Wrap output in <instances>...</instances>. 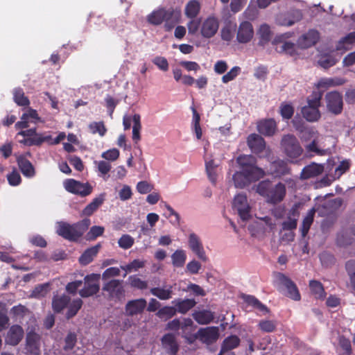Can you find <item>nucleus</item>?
I'll list each match as a JSON object with an SVG mask.
<instances>
[{
    "instance_id": "obj_13",
    "label": "nucleus",
    "mask_w": 355,
    "mask_h": 355,
    "mask_svg": "<svg viewBox=\"0 0 355 355\" xmlns=\"http://www.w3.org/2000/svg\"><path fill=\"white\" fill-rule=\"evenodd\" d=\"M189 247L197 257L204 262L208 260L200 239L195 233H191L189 236Z\"/></svg>"
},
{
    "instance_id": "obj_48",
    "label": "nucleus",
    "mask_w": 355,
    "mask_h": 355,
    "mask_svg": "<svg viewBox=\"0 0 355 355\" xmlns=\"http://www.w3.org/2000/svg\"><path fill=\"white\" fill-rule=\"evenodd\" d=\"M216 167H217V165L215 164L214 161L213 159L209 160V162H206V164H205V168H206L207 176H208L209 180L213 184H216V179H217Z\"/></svg>"
},
{
    "instance_id": "obj_56",
    "label": "nucleus",
    "mask_w": 355,
    "mask_h": 355,
    "mask_svg": "<svg viewBox=\"0 0 355 355\" xmlns=\"http://www.w3.org/2000/svg\"><path fill=\"white\" fill-rule=\"evenodd\" d=\"M104 230L105 229L102 226H92L86 234V239L87 241H94L97 237L102 236L104 233Z\"/></svg>"
},
{
    "instance_id": "obj_10",
    "label": "nucleus",
    "mask_w": 355,
    "mask_h": 355,
    "mask_svg": "<svg viewBox=\"0 0 355 355\" xmlns=\"http://www.w3.org/2000/svg\"><path fill=\"white\" fill-rule=\"evenodd\" d=\"M327 107L328 110L334 114H339L343 111V96L338 92H331L326 94Z\"/></svg>"
},
{
    "instance_id": "obj_26",
    "label": "nucleus",
    "mask_w": 355,
    "mask_h": 355,
    "mask_svg": "<svg viewBox=\"0 0 355 355\" xmlns=\"http://www.w3.org/2000/svg\"><path fill=\"white\" fill-rule=\"evenodd\" d=\"M162 344L167 354L170 355L177 354L179 349V345L173 334H165L162 338Z\"/></svg>"
},
{
    "instance_id": "obj_28",
    "label": "nucleus",
    "mask_w": 355,
    "mask_h": 355,
    "mask_svg": "<svg viewBox=\"0 0 355 355\" xmlns=\"http://www.w3.org/2000/svg\"><path fill=\"white\" fill-rule=\"evenodd\" d=\"M17 162L19 168L25 177L31 178L35 175V170L33 165L24 156H19L17 158Z\"/></svg>"
},
{
    "instance_id": "obj_2",
    "label": "nucleus",
    "mask_w": 355,
    "mask_h": 355,
    "mask_svg": "<svg viewBox=\"0 0 355 355\" xmlns=\"http://www.w3.org/2000/svg\"><path fill=\"white\" fill-rule=\"evenodd\" d=\"M91 224L89 218H84L73 224L60 221L58 223L56 233L69 241H78Z\"/></svg>"
},
{
    "instance_id": "obj_39",
    "label": "nucleus",
    "mask_w": 355,
    "mask_h": 355,
    "mask_svg": "<svg viewBox=\"0 0 355 355\" xmlns=\"http://www.w3.org/2000/svg\"><path fill=\"white\" fill-rule=\"evenodd\" d=\"M187 259L186 252L184 250H176L171 255L172 264L175 268L184 266Z\"/></svg>"
},
{
    "instance_id": "obj_15",
    "label": "nucleus",
    "mask_w": 355,
    "mask_h": 355,
    "mask_svg": "<svg viewBox=\"0 0 355 355\" xmlns=\"http://www.w3.org/2000/svg\"><path fill=\"white\" fill-rule=\"evenodd\" d=\"M40 335L36 333L35 329H31L27 332L26 337V349L30 354L33 355H38L40 354Z\"/></svg>"
},
{
    "instance_id": "obj_31",
    "label": "nucleus",
    "mask_w": 355,
    "mask_h": 355,
    "mask_svg": "<svg viewBox=\"0 0 355 355\" xmlns=\"http://www.w3.org/2000/svg\"><path fill=\"white\" fill-rule=\"evenodd\" d=\"M175 305L177 312L184 314L193 308L196 302L194 299H177L172 302Z\"/></svg>"
},
{
    "instance_id": "obj_38",
    "label": "nucleus",
    "mask_w": 355,
    "mask_h": 355,
    "mask_svg": "<svg viewBox=\"0 0 355 355\" xmlns=\"http://www.w3.org/2000/svg\"><path fill=\"white\" fill-rule=\"evenodd\" d=\"M345 83V80L340 78H323L317 83L318 88L327 89L330 87L339 86Z\"/></svg>"
},
{
    "instance_id": "obj_32",
    "label": "nucleus",
    "mask_w": 355,
    "mask_h": 355,
    "mask_svg": "<svg viewBox=\"0 0 355 355\" xmlns=\"http://www.w3.org/2000/svg\"><path fill=\"white\" fill-rule=\"evenodd\" d=\"M193 319L200 324H207L214 319V313L209 310L196 311L193 313Z\"/></svg>"
},
{
    "instance_id": "obj_58",
    "label": "nucleus",
    "mask_w": 355,
    "mask_h": 355,
    "mask_svg": "<svg viewBox=\"0 0 355 355\" xmlns=\"http://www.w3.org/2000/svg\"><path fill=\"white\" fill-rule=\"evenodd\" d=\"M338 343L340 347L344 350L342 355H350L352 354V345L351 341L349 338H345L343 336L339 337Z\"/></svg>"
},
{
    "instance_id": "obj_47",
    "label": "nucleus",
    "mask_w": 355,
    "mask_h": 355,
    "mask_svg": "<svg viewBox=\"0 0 355 355\" xmlns=\"http://www.w3.org/2000/svg\"><path fill=\"white\" fill-rule=\"evenodd\" d=\"M14 101L20 106H27L29 105L30 101L25 96L24 92L21 88H15L13 92Z\"/></svg>"
},
{
    "instance_id": "obj_18",
    "label": "nucleus",
    "mask_w": 355,
    "mask_h": 355,
    "mask_svg": "<svg viewBox=\"0 0 355 355\" xmlns=\"http://www.w3.org/2000/svg\"><path fill=\"white\" fill-rule=\"evenodd\" d=\"M319 39V32L316 30L311 29L299 37L297 44L302 49H308L315 45L318 42Z\"/></svg>"
},
{
    "instance_id": "obj_8",
    "label": "nucleus",
    "mask_w": 355,
    "mask_h": 355,
    "mask_svg": "<svg viewBox=\"0 0 355 355\" xmlns=\"http://www.w3.org/2000/svg\"><path fill=\"white\" fill-rule=\"evenodd\" d=\"M100 274L92 273L84 278V287L79 291V295L82 297H88L96 295L100 290Z\"/></svg>"
},
{
    "instance_id": "obj_34",
    "label": "nucleus",
    "mask_w": 355,
    "mask_h": 355,
    "mask_svg": "<svg viewBox=\"0 0 355 355\" xmlns=\"http://www.w3.org/2000/svg\"><path fill=\"white\" fill-rule=\"evenodd\" d=\"M315 211V209L313 207L308 211L306 216L303 219L300 227L301 234L302 237H305L307 235L310 230V227L313 222Z\"/></svg>"
},
{
    "instance_id": "obj_6",
    "label": "nucleus",
    "mask_w": 355,
    "mask_h": 355,
    "mask_svg": "<svg viewBox=\"0 0 355 355\" xmlns=\"http://www.w3.org/2000/svg\"><path fill=\"white\" fill-rule=\"evenodd\" d=\"M17 135L24 137L19 142L27 146H40L44 142H48L51 139V135H43L37 133L35 128L21 130L17 133Z\"/></svg>"
},
{
    "instance_id": "obj_40",
    "label": "nucleus",
    "mask_w": 355,
    "mask_h": 355,
    "mask_svg": "<svg viewBox=\"0 0 355 355\" xmlns=\"http://www.w3.org/2000/svg\"><path fill=\"white\" fill-rule=\"evenodd\" d=\"M150 293L158 297L161 300H169L172 297V286H169L167 289L159 287L152 288L150 290Z\"/></svg>"
},
{
    "instance_id": "obj_36",
    "label": "nucleus",
    "mask_w": 355,
    "mask_h": 355,
    "mask_svg": "<svg viewBox=\"0 0 355 355\" xmlns=\"http://www.w3.org/2000/svg\"><path fill=\"white\" fill-rule=\"evenodd\" d=\"M302 114L303 117L309 122L317 121L321 116L319 109L311 106H304L302 109Z\"/></svg>"
},
{
    "instance_id": "obj_53",
    "label": "nucleus",
    "mask_w": 355,
    "mask_h": 355,
    "mask_svg": "<svg viewBox=\"0 0 355 355\" xmlns=\"http://www.w3.org/2000/svg\"><path fill=\"white\" fill-rule=\"evenodd\" d=\"M89 129L92 134L98 133L101 137H103L107 132L103 121L91 123L89 125Z\"/></svg>"
},
{
    "instance_id": "obj_63",
    "label": "nucleus",
    "mask_w": 355,
    "mask_h": 355,
    "mask_svg": "<svg viewBox=\"0 0 355 355\" xmlns=\"http://www.w3.org/2000/svg\"><path fill=\"white\" fill-rule=\"evenodd\" d=\"M241 68L239 67L236 66L232 67L230 71L222 77L223 83H227L233 80L239 74Z\"/></svg>"
},
{
    "instance_id": "obj_37",
    "label": "nucleus",
    "mask_w": 355,
    "mask_h": 355,
    "mask_svg": "<svg viewBox=\"0 0 355 355\" xmlns=\"http://www.w3.org/2000/svg\"><path fill=\"white\" fill-rule=\"evenodd\" d=\"M200 10V3L198 0L189 1L184 9V13L187 17L189 19H194L199 14Z\"/></svg>"
},
{
    "instance_id": "obj_51",
    "label": "nucleus",
    "mask_w": 355,
    "mask_h": 355,
    "mask_svg": "<svg viewBox=\"0 0 355 355\" xmlns=\"http://www.w3.org/2000/svg\"><path fill=\"white\" fill-rule=\"evenodd\" d=\"M128 281L130 286L134 288L144 290L148 288V282L144 281L137 275H130L128 277Z\"/></svg>"
},
{
    "instance_id": "obj_46",
    "label": "nucleus",
    "mask_w": 355,
    "mask_h": 355,
    "mask_svg": "<svg viewBox=\"0 0 355 355\" xmlns=\"http://www.w3.org/2000/svg\"><path fill=\"white\" fill-rule=\"evenodd\" d=\"M232 178L234 185L237 188H245L246 186L249 185L251 183V182L248 179V178L241 170L239 171L236 172L233 175Z\"/></svg>"
},
{
    "instance_id": "obj_64",
    "label": "nucleus",
    "mask_w": 355,
    "mask_h": 355,
    "mask_svg": "<svg viewBox=\"0 0 355 355\" xmlns=\"http://www.w3.org/2000/svg\"><path fill=\"white\" fill-rule=\"evenodd\" d=\"M268 73V69L266 66L259 65L254 69V77L258 80H265Z\"/></svg>"
},
{
    "instance_id": "obj_61",
    "label": "nucleus",
    "mask_w": 355,
    "mask_h": 355,
    "mask_svg": "<svg viewBox=\"0 0 355 355\" xmlns=\"http://www.w3.org/2000/svg\"><path fill=\"white\" fill-rule=\"evenodd\" d=\"M7 180L8 184L12 187L18 186L21 182V178L20 174L17 171L15 168H14L10 173L7 175Z\"/></svg>"
},
{
    "instance_id": "obj_42",
    "label": "nucleus",
    "mask_w": 355,
    "mask_h": 355,
    "mask_svg": "<svg viewBox=\"0 0 355 355\" xmlns=\"http://www.w3.org/2000/svg\"><path fill=\"white\" fill-rule=\"evenodd\" d=\"M337 62L338 60L330 53L322 54L318 60V64L325 69L334 66Z\"/></svg>"
},
{
    "instance_id": "obj_35",
    "label": "nucleus",
    "mask_w": 355,
    "mask_h": 355,
    "mask_svg": "<svg viewBox=\"0 0 355 355\" xmlns=\"http://www.w3.org/2000/svg\"><path fill=\"white\" fill-rule=\"evenodd\" d=\"M105 195L101 194L99 196L94 198L83 210V214L89 216L103 203Z\"/></svg>"
},
{
    "instance_id": "obj_4",
    "label": "nucleus",
    "mask_w": 355,
    "mask_h": 355,
    "mask_svg": "<svg viewBox=\"0 0 355 355\" xmlns=\"http://www.w3.org/2000/svg\"><path fill=\"white\" fill-rule=\"evenodd\" d=\"M102 291L104 296L109 300L121 301L125 297V289L123 286V281L116 279H112L105 281Z\"/></svg>"
},
{
    "instance_id": "obj_1",
    "label": "nucleus",
    "mask_w": 355,
    "mask_h": 355,
    "mask_svg": "<svg viewBox=\"0 0 355 355\" xmlns=\"http://www.w3.org/2000/svg\"><path fill=\"white\" fill-rule=\"evenodd\" d=\"M256 191L262 196L268 204L276 205L282 202L286 194V185L282 182L273 184L270 180L259 182Z\"/></svg>"
},
{
    "instance_id": "obj_22",
    "label": "nucleus",
    "mask_w": 355,
    "mask_h": 355,
    "mask_svg": "<svg viewBox=\"0 0 355 355\" xmlns=\"http://www.w3.org/2000/svg\"><path fill=\"white\" fill-rule=\"evenodd\" d=\"M293 123L294 128L299 132L302 140L306 141L315 138L318 132L313 128L306 126L303 122L295 120H293Z\"/></svg>"
},
{
    "instance_id": "obj_12",
    "label": "nucleus",
    "mask_w": 355,
    "mask_h": 355,
    "mask_svg": "<svg viewBox=\"0 0 355 355\" xmlns=\"http://www.w3.org/2000/svg\"><path fill=\"white\" fill-rule=\"evenodd\" d=\"M164 29L170 31L180 22L181 18V9L180 8H164Z\"/></svg>"
},
{
    "instance_id": "obj_24",
    "label": "nucleus",
    "mask_w": 355,
    "mask_h": 355,
    "mask_svg": "<svg viewBox=\"0 0 355 355\" xmlns=\"http://www.w3.org/2000/svg\"><path fill=\"white\" fill-rule=\"evenodd\" d=\"M23 328L18 324H15L11 326L8 331L6 340L8 344L15 346L19 343L23 338Z\"/></svg>"
},
{
    "instance_id": "obj_14",
    "label": "nucleus",
    "mask_w": 355,
    "mask_h": 355,
    "mask_svg": "<svg viewBox=\"0 0 355 355\" xmlns=\"http://www.w3.org/2000/svg\"><path fill=\"white\" fill-rule=\"evenodd\" d=\"M219 337V330L217 327H209L200 329L196 335V338L201 342L206 344H212L215 343Z\"/></svg>"
},
{
    "instance_id": "obj_44",
    "label": "nucleus",
    "mask_w": 355,
    "mask_h": 355,
    "mask_svg": "<svg viewBox=\"0 0 355 355\" xmlns=\"http://www.w3.org/2000/svg\"><path fill=\"white\" fill-rule=\"evenodd\" d=\"M309 287L316 298L324 299L325 297L326 293L322 284L320 282L311 280L309 282Z\"/></svg>"
},
{
    "instance_id": "obj_45",
    "label": "nucleus",
    "mask_w": 355,
    "mask_h": 355,
    "mask_svg": "<svg viewBox=\"0 0 355 355\" xmlns=\"http://www.w3.org/2000/svg\"><path fill=\"white\" fill-rule=\"evenodd\" d=\"M132 140L137 143L141 139L140 131L141 129V117L139 114H135L132 116Z\"/></svg>"
},
{
    "instance_id": "obj_62",
    "label": "nucleus",
    "mask_w": 355,
    "mask_h": 355,
    "mask_svg": "<svg viewBox=\"0 0 355 355\" xmlns=\"http://www.w3.org/2000/svg\"><path fill=\"white\" fill-rule=\"evenodd\" d=\"M177 313V310L175 309V306H164L163 308L160 309L157 315L159 318L166 317L167 318H171L173 316L175 315Z\"/></svg>"
},
{
    "instance_id": "obj_3",
    "label": "nucleus",
    "mask_w": 355,
    "mask_h": 355,
    "mask_svg": "<svg viewBox=\"0 0 355 355\" xmlns=\"http://www.w3.org/2000/svg\"><path fill=\"white\" fill-rule=\"evenodd\" d=\"M236 162L241 171L251 182L259 180L264 175L263 171L256 166V159L252 155H240L237 157Z\"/></svg>"
},
{
    "instance_id": "obj_25",
    "label": "nucleus",
    "mask_w": 355,
    "mask_h": 355,
    "mask_svg": "<svg viewBox=\"0 0 355 355\" xmlns=\"http://www.w3.org/2000/svg\"><path fill=\"white\" fill-rule=\"evenodd\" d=\"M323 171L324 167L322 165L313 162L303 168L300 173V178L308 180L315 178L322 174Z\"/></svg>"
},
{
    "instance_id": "obj_59",
    "label": "nucleus",
    "mask_w": 355,
    "mask_h": 355,
    "mask_svg": "<svg viewBox=\"0 0 355 355\" xmlns=\"http://www.w3.org/2000/svg\"><path fill=\"white\" fill-rule=\"evenodd\" d=\"M134 239L128 234L122 235V236L118 241L119 247L124 250L130 248L134 245Z\"/></svg>"
},
{
    "instance_id": "obj_33",
    "label": "nucleus",
    "mask_w": 355,
    "mask_h": 355,
    "mask_svg": "<svg viewBox=\"0 0 355 355\" xmlns=\"http://www.w3.org/2000/svg\"><path fill=\"white\" fill-rule=\"evenodd\" d=\"M355 42V31L348 33L342 37L336 44V50L338 51H346L350 49V46Z\"/></svg>"
},
{
    "instance_id": "obj_52",
    "label": "nucleus",
    "mask_w": 355,
    "mask_h": 355,
    "mask_svg": "<svg viewBox=\"0 0 355 355\" xmlns=\"http://www.w3.org/2000/svg\"><path fill=\"white\" fill-rule=\"evenodd\" d=\"M245 302L253 306L254 308L258 309L259 311L264 313L269 312L268 309L264 304H263L257 298L252 295H248L245 298Z\"/></svg>"
},
{
    "instance_id": "obj_16",
    "label": "nucleus",
    "mask_w": 355,
    "mask_h": 355,
    "mask_svg": "<svg viewBox=\"0 0 355 355\" xmlns=\"http://www.w3.org/2000/svg\"><path fill=\"white\" fill-rule=\"evenodd\" d=\"M147 306V302L144 298L132 300L127 302L125 306V314L134 316L141 314Z\"/></svg>"
},
{
    "instance_id": "obj_5",
    "label": "nucleus",
    "mask_w": 355,
    "mask_h": 355,
    "mask_svg": "<svg viewBox=\"0 0 355 355\" xmlns=\"http://www.w3.org/2000/svg\"><path fill=\"white\" fill-rule=\"evenodd\" d=\"M280 144L284 153L289 158H298L303 153V149L298 139L293 135L288 134L284 135Z\"/></svg>"
},
{
    "instance_id": "obj_30",
    "label": "nucleus",
    "mask_w": 355,
    "mask_h": 355,
    "mask_svg": "<svg viewBox=\"0 0 355 355\" xmlns=\"http://www.w3.org/2000/svg\"><path fill=\"white\" fill-rule=\"evenodd\" d=\"M101 248V243L86 249L78 259V261L82 266H87L96 257Z\"/></svg>"
},
{
    "instance_id": "obj_27",
    "label": "nucleus",
    "mask_w": 355,
    "mask_h": 355,
    "mask_svg": "<svg viewBox=\"0 0 355 355\" xmlns=\"http://www.w3.org/2000/svg\"><path fill=\"white\" fill-rule=\"evenodd\" d=\"M270 173L275 176L280 178L290 173V168L286 161L277 159L272 162L270 166Z\"/></svg>"
},
{
    "instance_id": "obj_49",
    "label": "nucleus",
    "mask_w": 355,
    "mask_h": 355,
    "mask_svg": "<svg viewBox=\"0 0 355 355\" xmlns=\"http://www.w3.org/2000/svg\"><path fill=\"white\" fill-rule=\"evenodd\" d=\"M322 92H313L311 95L308 98V105L306 106H311L318 109L321 105V99L322 98Z\"/></svg>"
},
{
    "instance_id": "obj_41",
    "label": "nucleus",
    "mask_w": 355,
    "mask_h": 355,
    "mask_svg": "<svg viewBox=\"0 0 355 355\" xmlns=\"http://www.w3.org/2000/svg\"><path fill=\"white\" fill-rule=\"evenodd\" d=\"M147 21L149 24L155 26L160 25L164 21V8H160L153 11L148 15Z\"/></svg>"
},
{
    "instance_id": "obj_21",
    "label": "nucleus",
    "mask_w": 355,
    "mask_h": 355,
    "mask_svg": "<svg viewBox=\"0 0 355 355\" xmlns=\"http://www.w3.org/2000/svg\"><path fill=\"white\" fill-rule=\"evenodd\" d=\"M257 130L266 137H271L277 130V123L273 119H266L257 123Z\"/></svg>"
},
{
    "instance_id": "obj_17",
    "label": "nucleus",
    "mask_w": 355,
    "mask_h": 355,
    "mask_svg": "<svg viewBox=\"0 0 355 355\" xmlns=\"http://www.w3.org/2000/svg\"><path fill=\"white\" fill-rule=\"evenodd\" d=\"M254 35V30L250 22L245 21L240 24L236 38L240 43L249 42Z\"/></svg>"
},
{
    "instance_id": "obj_19",
    "label": "nucleus",
    "mask_w": 355,
    "mask_h": 355,
    "mask_svg": "<svg viewBox=\"0 0 355 355\" xmlns=\"http://www.w3.org/2000/svg\"><path fill=\"white\" fill-rule=\"evenodd\" d=\"M240 342V338L236 335L227 336L223 341L218 355H235L232 350L236 348L239 345Z\"/></svg>"
},
{
    "instance_id": "obj_11",
    "label": "nucleus",
    "mask_w": 355,
    "mask_h": 355,
    "mask_svg": "<svg viewBox=\"0 0 355 355\" xmlns=\"http://www.w3.org/2000/svg\"><path fill=\"white\" fill-rule=\"evenodd\" d=\"M233 208L238 211L243 220H246L250 217V207L248 203L246 195L243 193L236 195L233 201Z\"/></svg>"
},
{
    "instance_id": "obj_60",
    "label": "nucleus",
    "mask_w": 355,
    "mask_h": 355,
    "mask_svg": "<svg viewBox=\"0 0 355 355\" xmlns=\"http://www.w3.org/2000/svg\"><path fill=\"white\" fill-rule=\"evenodd\" d=\"M279 112L283 119H290L294 114V108L290 104L282 103Z\"/></svg>"
},
{
    "instance_id": "obj_57",
    "label": "nucleus",
    "mask_w": 355,
    "mask_h": 355,
    "mask_svg": "<svg viewBox=\"0 0 355 355\" xmlns=\"http://www.w3.org/2000/svg\"><path fill=\"white\" fill-rule=\"evenodd\" d=\"M120 268L118 267H110L107 268L101 275L103 281H109L114 279V277L120 275Z\"/></svg>"
},
{
    "instance_id": "obj_7",
    "label": "nucleus",
    "mask_w": 355,
    "mask_h": 355,
    "mask_svg": "<svg viewBox=\"0 0 355 355\" xmlns=\"http://www.w3.org/2000/svg\"><path fill=\"white\" fill-rule=\"evenodd\" d=\"M63 184L68 192L81 197L89 196L93 191V187L89 182L83 183L74 179H67Z\"/></svg>"
},
{
    "instance_id": "obj_20",
    "label": "nucleus",
    "mask_w": 355,
    "mask_h": 355,
    "mask_svg": "<svg viewBox=\"0 0 355 355\" xmlns=\"http://www.w3.org/2000/svg\"><path fill=\"white\" fill-rule=\"evenodd\" d=\"M218 26V20L214 17H209L202 24L201 34L204 37L210 38L216 33Z\"/></svg>"
},
{
    "instance_id": "obj_23",
    "label": "nucleus",
    "mask_w": 355,
    "mask_h": 355,
    "mask_svg": "<svg viewBox=\"0 0 355 355\" xmlns=\"http://www.w3.org/2000/svg\"><path fill=\"white\" fill-rule=\"evenodd\" d=\"M247 144L252 152L256 154L262 153L266 148V142L259 135L250 134L247 138Z\"/></svg>"
},
{
    "instance_id": "obj_55",
    "label": "nucleus",
    "mask_w": 355,
    "mask_h": 355,
    "mask_svg": "<svg viewBox=\"0 0 355 355\" xmlns=\"http://www.w3.org/2000/svg\"><path fill=\"white\" fill-rule=\"evenodd\" d=\"M258 327L262 331L270 333L276 329L277 323L275 320H262L259 321Z\"/></svg>"
},
{
    "instance_id": "obj_29",
    "label": "nucleus",
    "mask_w": 355,
    "mask_h": 355,
    "mask_svg": "<svg viewBox=\"0 0 355 355\" xmlns=\"http://www.w3.org/2000/svg\"><path fill=\"white\" fill-rule=\"evenodd\" d=\"M71 302V297L65 294L63 295H55L52 299V309L54 313H60L64 309H66L69 302Z\"/></svg>"
},
{
    "instance_id": "obj_50",
    "label": "nucleus",
    "mask_w": 355,
    "mask_h": 355,
    "mask_svg": "<svg viewBox=\"0 0 355 355\" xmlns=\"http://www.w3.org/2000/svg\"><path fill=\"white\" fill-rule=\"evenodd\" d=\"M345 270L349 277L350 284L355 291V260H349L345 263Z\"/></svg>"
},
{
    "instance_id": "obj_54",
    "label": "nucleus",
    "mask_w": 355,
    "mask_h": 355,
    "mask_svg": "<svg viewBox=\"0 0 355 355\" xmlns=\"http://www.w3.org/2000/svg\"><path fill=\"white\" fill-rule=\"evenodd\" d=\"M145 261L139 259H134L132 261L125 266H121V268L128 272L137 271L139 269L144 268Z\"/></svg>"
},
{
    "instance_id": "obj_43",
    "label": "nucleus",
    "mask_w": 355,
    "mask_h": 355,
    "mask_svg": "<svg viewBox=\"0 0 355 355\" xmlns=\"http://www.w3.org/2000/svg\"><path fill=\"white\" fill-rule=\"evenodd\" d=\"M83 304V302L80 298L75 299L71 302H70L67 306L68 309L66 313L67 319L69 320L74 317L81 309Z\"/></svg>"
},
{
    "instance_id": "obj_9",
    "label": "nucleus",
    "mask_w": 355,
    "mask_h": 355,
    "mask_svg": "<svg viewBox=\"0 0 355 355\" xmlns=\"http://www.w3.org/2000/svg\"><path fill=\"white\" fill-rule=\"evenodd\" d=\"M276 281L282 285L287 291L286 296L289 298L299 301L301 299L300 293L296 286L289 277L282 272H277L275 274Z\"/></svg>"
}]
</instances>
